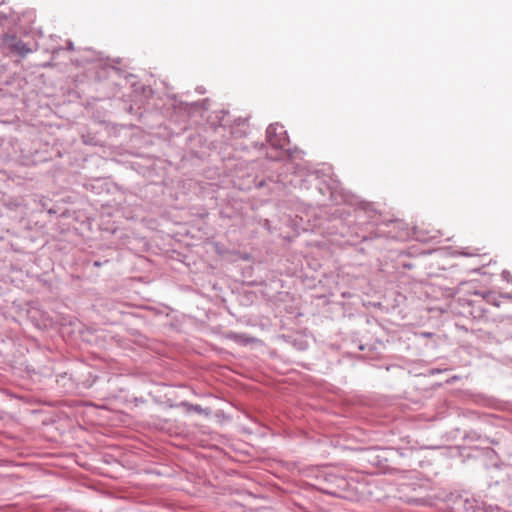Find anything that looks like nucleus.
I'll return each instance as SVG.
<instances>
[{
  "label": "nucleus",
  "mask_w": 512,
  "mask_h": 512,
  "mask_svg": "<svg viewBox=\"0 0 512 512\" xmlns=\"http://www.w3.org/2000/svg\"><path fill=\"white\" fill-rule=\"evenodd\" d=\"M266 137L270 145L275 148H285L289 142L284 126L278 123L269 125Z\"/></svg>",
  "instance_id": "nucleus-1"
},
{
  "label": "nucleus",
  "mask_w": 512,
  "mask_h": 512,
  "mask_svg": "<svg viewBox=\"0 0 512 512\" xmlns=\"http://www.w3.org/2000/svg\"><path fill=\"white\" fill-rule=\"evenodd\" d=\"M6 43L8 48L15 54L26 56L28 53L31 52V49L27 47V45L21 40L10 38L7 40Z\"/></svg>",
  "instance_id": "nucleus-2"
}]
</instances>
